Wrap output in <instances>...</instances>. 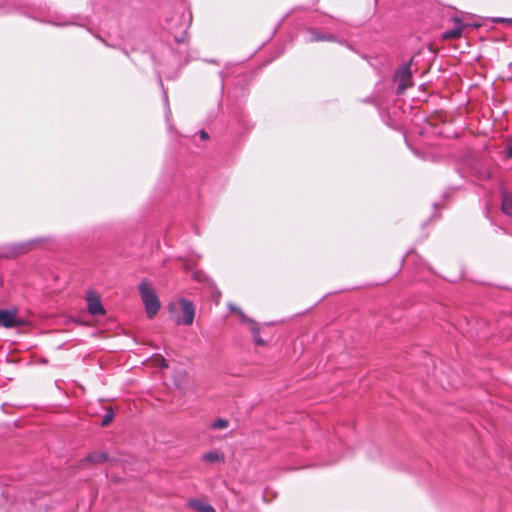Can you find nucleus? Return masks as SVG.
Returning a JSON list of instances; mask_svg holds the SVG:
<instances>
[{"label":"nucleus","instance_id":"nucleus-1","mask_svg":"<svg viewBox=\"0 0 512 512\" xmlns=\"http://www.w3.org/2000/svg\"><path fill=\"white\" fill-rule=\"evenodd\" d=\"M139 293L145 307L146 315L149 319H152L158 313L161 306L158 296L147 281L141 282Z\"/></svg>","mask_w":512,"mask_h":512},{"label":"nucleus","instance_id":"nucleus-7","mask_svg":"<svg viewBox=\"0 0 512 512\" xmlns=\"http://www.w3.org/2000/svg\"><path fill=\"white\" fill-rule=\"evenodd\" d=\"M87 304L91 315L98 316L105 313L100 298L93 291H89L87 294Z\"/></svg>","mask_w":512,"mask_h":512},{"label":"nucleus","instance_id":"nucleus-11","mask_svg":"<svg viewBox=\"0 0 512 512\" xmlns=\"http://www.w3.org/2000/svg\"><path fill=\"white\" fill-rule=\"evenodd\" d=\"M108 460V454L105 452H92L84 460L83 463H102Z\"/></svg>","mask_w":512,"mask_h":512},{"label":"nucleus","instance_id":"nucleus-4","mask_svg":"<svg viewBox=\"0 0 512 512\" xmlns=\"http://www.w3.org/2000/svg\"><path fill=\"white\" fill-rule=\"evenodd\" d=\"M35 241L22 242L18 244L5 245L0 250V257L13 258L20 254L26 253L32 249Z\"/></svg>","mask_w":512,"mask_h":512},{"label":"nucleus","instance_id":"nucleus-20","mask_svg":"<svg viewBox=\"0 0 512 512\" xmlns=\"http://www.w3.org/2000/svg\"><path fill=\"white\" fill-rule=\"evenodd\" d=\"M507 155L508 157H512V144L507 147Z\"/></svg>","mask_w":512,"mask_h":512},{"label":"nucleus","instance_id":"nucleus-17","mask_svg":"<svg viewBox=\"0 0 512 512\" xmlns=\"http://www.w3.org/2000/svg\"><path fill=\"white\" fill-rule=\"evenodd\" d=\"M155 364L160 368H166L168 365L166 363V360L161 355H157L154 357Z\"/></svg>","mask_w":512,"mask_h":512},{"label":"nucleus","instance_id":"nucleus-3","mask_svg":"<svg viewBox=\"0 0 512 512\" xmlns=\"http://www.w3.org/2000/svg\"><path fill=\"white\" fill-rule=\"evenodd\" d=\"M23 324L24 321L18 316L16 308L0 310V327L10 329L20 327Z\"/></svg>","mask_w":512,"mask_h":512},{"label":"nucleus","instance_id":"nucleus-10","mask_svg":"<svg viewBox=\"0 0 512 512\" xmlns=\"http://www.w3.org/2000/svg\"><path fill=\"white\" fill-rule=\"evenodd\" d=\"M454 21L456 23L455 27L444 32L442 35L443 39H456L461 36L464 25L458 18H455Z\"/></svg>","mask_w":512,"mask_h":512},{"label":"nucleus","instance_id":"nucleus-9","mask_svg":"<svg viewBox=\"0 0 512 512\" xmlns=\"http://www.w3.org/2000/svg\"><path fill=\"white\" fill-rule=\"evenodd\" d=\"M188 506L197 512H216L213 506L199 499L189 500Z\"/></svg>","mask_w":512,"mask_h":512},{"label":"nucleus","instance_id":"nucleus-2","mask_svg":"<svg viewBox=\"0 0 512 512\" xmlns=\"http://www.w3.org/2000/svg\"><path fill=\"white\" fill-rule=\"evenodd\" d=\"M178 305L181 309V313L175 318L177 324L191 325L195 317V308L191 301L182 298L178 301Z\"/></svg>","mask_w":512,"mask_h":512},{"label":"nucleus","instance_id":"nucleus-21","mask_svg":"<svg viewBox=\"0 0 512 512\" xmlns=\"http://www.w3.org/2000/svg\"><path fill=\"white\" fill-rule=\"evenodd\" d=\"M506 21H508V20H507V19H504V18H499V19L497 20V22H506Z\"/></svg>","mask_w":512,"mask_h":512},{"label":"nucleus","instance_id":"nucleus-22","mask_svg":"<svg viewBox=\"0 0 512 512\" xmlns=\"http://www.w3.org/2000/svg\"><path fill=\"white\" fill-rule=\"evenodd\" d=\"M165 102H167V95L164 93Z\"/></svg>","mask_w":512,"mask_h":512},{"label":"nucleus","instance_id":"nucleus-5","mask_svg":"<svg viewBox=\"0 0 512 512\" xmlns=\"http://www.w3.org/2000/svg\"><path fill=\"white\" fill-rule=\"evenodd\" d=\"M398 80L397 94H402L408 87L412 86V72L410 64L402 65L396 72Z\"/></svg>","mask_w":512,"mask_h":512},{"label":"nucleus","instance_id":"nucleus-18","mask_svg":"<svg viewBox=\"0 0 512 512\" xmlns=\"http://www.w3.org/2000/svg\"><path fill=\"white\" fill-rule=\"evenodd\" d=\"M195 268V265L192 261H186L185 263V269L189 271H193Z\"/></svg>","mask_w":512,"mask_h":512},{"label":"nucleus","instance_id":"nucleus-15","mask_svg":"<svg viewBox=\"0 0 512 512\" xmlns=\"http://www.w3.org/2000/svg\"><path fill=\"white\" fill-rule=\"evenodd\" d=\"M113 416V411L108 410L101 421V426H107L113 420Z\"/></svg>","mask_w":512,"mask_h":512},{"label":"nucleus","instance_id":"nucleus-12","mask_svg":"<svg viewBox=\"0 0 512 512\" xmlns=\"http://www.w3.org/2000/svg\"><path fill=\"white\" fill-rule=\"evenodd\" d=\"M309 34H310V41L311 42L334 41V36L332 34H329V33L322 34V33H319L315 29H310L309 30Z\"/></svg>","mask_w":512,"mask_h":512},{"label":"nucleus","instance_id":"nucleus-13","mask_svg":"<svg viewBox=\"0 0 512 512\" xmlns=\"http://www.w3.org/2000/svg\"><path fill=\"white\" fill-rule=\"evenodd\" d=\"M224 457L218 451H210L202 456V460L207 463H215L223 461Z\"/></svg>","mask_w":512,"mask_h":512},{"label":"nucleus","instance_id":"nucleus-16","mask_svg":"<svg viewBox=\"0 0 512 512\" xmlns=\"http://www.w3.org/2000/svg\"><path fill=\"white\" fill-rule=\"evenodd\" d=\"M182 18H183V21H184L183 27L186 29L187 27H189V25H190V23L192 21V13H191V11L187 10L185 13H183Z\"/></svg>","mask_w":512,"mask_h":512},{"label":"nucleus","instance_id":"nucleus-14","mask_svg":"<svg viewBox=\"0 0 512 512\" xmlns=\"http://www.w3.org/2000/svg\"><path fill=\"white\" fill-rule=\"evenodd\" d=\"M227 426H228V421H227V420H225V419H222V418L215 420V421L212 423V425H211V427H212L213 429H224V428H226Z\"/></svg>","mask_w":512,"mask_h":512},{"label":"nucleus","instance_id":"nucleus-8","mask_svg":"<svg viewBox=\"0 0 512 512\" xmlns=\"http://www.w3.org/2000/svg\"><path fill=\"white\" fill-rule=\"evenodd\" d=\"M501 210L502 212L512 217V192L502 190L501 191Z\"/></svg>","mask_w":512,"mask_h":512},{"label":"nucleus","instance_id":"nucleus-6","mask_svg":"<svg viewBox=\"0 0 512 512\" xmlns=\"http://www.w3.org/2000/svg\"><path fill=\"white\" fill-rule=\"evenodd\" d=\"M228 307H229L230 311H232V312H236V313L239 315V317H240V319H241V321H242L243 323L248 324V325L250 326V330H251V332L253 333V339H254V342H255L257 345H264V344H265V342H264V340L259 336V329H258V327H257L256 323H255L252 319L248 318V317L243 313V311H242L241 309L237 308V307H236V306H234L233 304H229V306H228Z\"/></svg>","mask_w":512,"mask_h":512},{"label":"nucleus","instance_id":"nucleus-19","mask_svg":"<svg viewBox=\"0 0 512 512\" xmlns=\"http://www.w3.org/2000/svg\"><path fill=\"white\" fill-rule=\"evenodd\" d=\"M200 137H201V139L205 140V139L208 138V134L205 131H201L200 132Z\"/></svg>","mask_w":512,"mask_h":512}]
</instances>
